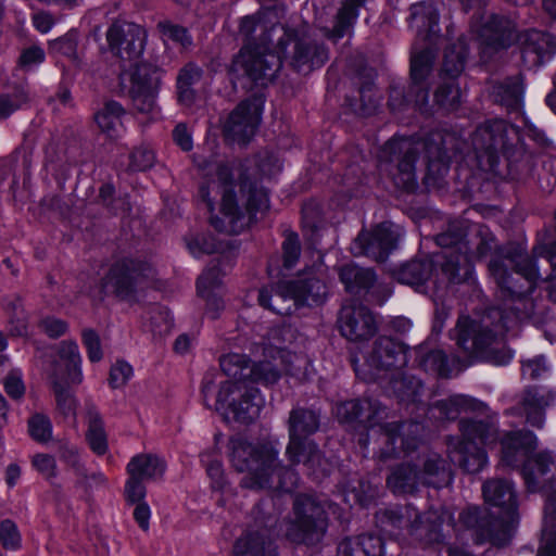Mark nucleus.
Returning <instances> with one entry per match:
<instances>
[{
  "mask_svg": "<svg viewBox=\"0 0 556 556\" xmlns=\"http://www.w3.org/2000/svg\"><path fill=\"white\" fill-rule=\"evenodd\" d=\"M489 271L495 280L500 296L511 304L526 307V296L531 293L541 278L536 262L527 255L521 247L507 245L492 254ZM511 313L501 307H491L478 318L460 316L453 331V339L466 353L496 366L508 364L513 351L504 338L507 329L516 320L530 314L519 305L508 306Z\"/></svg>",
  "mask_w": 556,
  "mask_h": 556,
  "instance_id": "f257e3e1",
  "label": "nucleus"
},
{
  "mask_svg": "<svg viewBox=\"0 0 556 556\" xmlns=\"http://www.w3.org/2000/svg\"><path fill=\"white\" fill-rule=\"evenodd\" d=\"M193 160L204 179L200 197L206 203L211 224L216 230L239 233L257 213L269 207L266 190L249 180L235 184L229 167L223 161L206 160L202 155H194Z\"/></svg>",
  "mask_w": 556,
  "mask_h": 556,
  "instance_id": "f03ea898",
  "label": "nucleus"
},
{
  "mask_svg": "<svg viewBox=\"0 0 556 556\" xmlns=\"http://www.w3.org/2000/svg\"><path fill=\"white\" fill-rule=\"evenodd\" d=\"M111 50L121 60L123 68L122 84L129 81L128 94L135 109L140 113H153L156 110V94L161 81V70L150 63L141 62L146 34L137 24H113L106 34Z\"/></svg>",
  "mask_w": 556,
  "mask_h": 556,
  "instance_id": "7ed1b4c3",
  "label": "nucleus"
},
{
  "mask_svg": "<svg viewBox=\"0 0 556 556\" xmlns=\"http://www.w3.org/2000/svg\"><path fill=\"white\" fill-rule=\"evenodd\" d=\"M408 24L417 30V40L413 45L410 59L412 84L402 98L399 88H392L389 99L391 110H401L405 104H413L422 110L429 100L427 78L431 74L437 56L439 36V12L431 2L420 1L409 7Z\"/></svg>",
  "mask_w": 556,
  "mask_h": 556,
  "instance_id": "20e7f679",
  "label": "nucleus"
},
{
  "mask_svg": "<svg viewBox=\"0 0 556 556\" xmlns=\"http://www.w3.org/2000/svg\"><path fill=\"white\" fill-rule=\"evenodd\" d=\"M229 459L238 472H244L240 484L252 490L280 489L291 492L299 482L298 473L281 466L277 444L269 441L252 443L241 437L229 440Z\"/></svg>",
  "mask_w": 556,
  "mask_h": 556,
  "instance_id": "39448f33",
  "label": "nucleus"
},
{
  "mask_svg": "<svg viewBox=\"0 0 556 556\" xmlns=\"http://www.w3.org/2000/svg\"><path fill=\"white\" fill-rule=\"evenodd\" d=\"M445 254L439 260L442 274L453 283L470 278L472 261L486 256L495 247L494 237L485 226L472 225L464 228L452 224L447 231L437 237Z\"/></svg>",
  "mask_w": 556,
  "mask_h": 556,
  "instance_id": "423d86ee",
  "label": "nucleus"
},
{
  "mask_svg": "<svg viewBox=\"0 0 556 556\" xmlns=\"http://www.w3.org/2000/svg\"><path fill=\"white\" fill-rule=\"evenodd\" d=\"M276 27L269 30L262 22L261 15L255 14L245 16L240 23V34L249 41L238 55L235 56L230 71L239 77H248L260 86H266L270 83L278 71L281 68V60L275 52L265 48L271 41V33Z\"/></svg>",
  "mask_w": 556,
  "mask_h": 556,
  "instance_id": "0eeeda50",
  "label": "nucleus"
},
{
  "mask_svg": "<svg viewBox=\"0 0 556 556\" xmlns=\"http://www.w3.org/2000/svg\"><path fill=\"white\" fill-rule=\"evenodd\" d=\"M482 495L489 507L498 509V517L492 519L482 517L478 507H470L464 510L459 518L467 528H477L479 542L495 541L517 521L516 489L507 479L492 478L483 483Z\"/></svg>",
  "mask_w": 556,
  "mask_h": 556,
  "instance_id": "6e6552de",
  "label": "nucleus"
},
{
  "mask_svg": "<svg viewBox=\"0 0 556 556\" xmlns=\"http://www.w3.org/2000/svg\"><path fill=\"white\" fill-rule=\"evenodd\" d=\"M377 522L386 534L401 539L416 536L429 543L443 541V528H454L453 515L445 508L430 509L421 516L412 505L396 506L377 513Z\"/></svg>",
  "mask_w": 556,
  "mask_h": 556,
  "instance_id": "1a4fd4ad",
  "label": "nucleus"
},
{
  "mask_svg": "<svg viewBox=\"0 0 556 556\" xmlns=\"http://www.w3.org/2000/svg\"><path fill=\"white\" fill-rule=\"evenodd\" d=\"M336 415L341 422H358L368 429L379 426L386 443L392 446V451L397 448V442L405 452L417 447L421 426L415 421L380 425L387 414L376 400L363 399L340 403L336 407Z\"/></svg>",
  "mask_w": 556,
  "mask_h": 556,
  "instance_id": "9d476101",
  "label": "nucleus"
},
{
  "mask_svg": "<svg viewBox=\"0 0 556 556\" xmlns=\"http://www.w3.org/2000/svg\"><path fill=\"white\" fill-rule=\"evenodd\" d=\"M501 463L508 467H518L525 462L522 476L528 490L530 492L543 491L554 476L556 465L547 453L529 457L536 447V437L531 431H513L501 439Z\"/></svg>",
  "mask_w": 556,
  "mask_h": 556,
  "instance_id": "9b49d317",
  "label": "nucleus"
},
{
  "mask_svg": "<svg viewBox=\"0 0 556 556\" xmlns=\"http://www.w3.org/2000/svg\"><path fill=\"white\" fill-rule=\"evenodd\" d=\"M264 359L255 363L252 367L248 365L244 355L231 353L220 358V368L230 379L220 387L231 384H251L254 382L264 386L275 384L282 372L293 374V364L298 359L291 352L276 348L265 346L263 349Z\"/></svg>",
  "mask_w": 556,
  "mask_h": 556,
  "instance_id": "f8f14e48",
  "label": "nucleus"
},
{
  "mask_svg": "<svg viewBox=\"0 0 556 556\" xmlns=\"http://www.w3.org/2000/svg\"><path fill=\"white\" fill-rule=\"evenodd\" d=\"M282 36L277 43L276 55L299 73L308 74L321 67L329 59L326 46L314 28L307 24L299 27H281Z\"/></svg>",
  "mask_w": 556,
  "mask_h": 556,
  "instance_id": "ddd939ff",
  "label": "nucleus"
},
{
  "mask_svg": "<svg viewBox=\"0 0 556 556\" xmlns=\"http://www.w3.org/2000/svg\"><path fill=\"white\" fill-rule=\"evenodd\" d=\"M288 425L289 443L286 455L291 465L304 462L309 468L319 467L321 472H326L317 445L306 440L318 430L319 416L312 409L294 408L290 412Z\"/></svg>",
  "mask_w": 556,
  "mask_h": 556,
  "instance_id": "4468645a",
  "label": "nucleus"
},
{
  "mask_svg": "<svg viewBox=\"0 0 556 556\" xmlns=\"http://www.w3.org/2000/svg\"><path fill=\"white\" fill-rule=\"evenodd\" d=\"M286 536L294 543L315 544L326 533L328 518L324 504L313 496L299 495L292 517L283 522Z\"/></svg>",
  "mask_w": 556,
  "mask_h": 556,
  "instance_id": "2eb2a0df",
  "label": "nucleus"
},
{
  "mask_svg": "<svg viewBox=\"0 0 556 556\" xmlns=\"http://www.w3.org/2000/svg\"><path fill=\"white\" fill-rule=\"evenodd\" d=\"M460 430L463 441L452 454V460L456 462L465 471L477 473L488 464L486 454L479 443L485 446L495 443L497 428L492 422L462 420Z\"/></svg>",
  "mask_w": 556,
  "mask_h": 556,
  "instance_id": "dca6fc26",
  "label": "nucleus"
},
{
  "mask_svg": "<svg viewBox=\"0 0 556 556\" xmlns=\"http://www.w3.org/2000/svg\"><path fill=\"white\" fill-rule=\"evenodd\" d=\"M265 400L258 389L251 384H228L220 387L216 397V408H224L226 405L232 418L242 424L254 421L264 407Z\"/></svg>",
  "mask_w": 556,
  "mask_h": 556,
  "instance_id": "f3484780",
  "label": "nucleus"
},
{
  "mask_svg": "<svg viewBox=\"0 0 556 556\" xmlns=\"http://www.w3.org/2000/svg\"><path fill=\"white\" fill-rule=\"evenodd\" d=\"M419 143L407 138H393L383 146L379 161L381 165L397 162L396 172L392 173V179L400 189L412 191L417 180L415 162L418 154Z\"/></svg>",
  "mask_w": 556,
  "mask_h": 556,
  "instance_id": "a211bd4d",
  "label": "nucleus"
},
{
  "mask_svg": "<svg viewBox=\"0 0 556 556\" xmlns=\"http://www.w3.org/2000/svg\"><path fill=\"white\" fill-rule=\"evenodd\" d=\"M153 277L154 269L148 263L123 260L111 267L104 287L123 300H131Z\"/></svg>",
  "mask_w": 556,
  "mask_h": 556,
  "instance_id": "6ab92c4d",
  "label": "nucleus"
},
{
  "mask_svg": "<svg viewBox=\"0 0 556 556\" xmlns=\"http://www.w3.org/2000/svg\"><path fill=\"white\" fill-rule=\"evenodd\" d=\"M366 364L372 372L363 374L364 379H376L381 377V371L397 372L407 364L405 346L389 337H379L371 352L366 357Z\"/></svg>",
  "mask_w": 556,
  "mask_h": 556,
  "instance_id": "aec40b11",
  "label": "nucleus"
},
{
  "mask_svg": "<svg viewBox=\"0 0 556 556\" xmlns=\"http://www.w3.org/2000/svg\"><path fill=\"white\" fill-rule=\"evenodd\" d=\"M397 233L390 223H382L371 231H362L351 244V253L355 256H367L377 262L384 261L395 248Z\"/></svg>",
  "mask_w": 556,
  "mask_h": 556,
  "instance_id": "412c9836",
  "label": "nucleus"
},
{
  "mask_svg": "<svg viewBox=\"0 0 556 556\" xmlns=\"http://www.w3.org/2000/svg\"><path fill=\"white\" fill-rule=\"evenodd\" d=\"M519 138L518 129L503 119H495L479 126L471 137L477 152H485L491 159L497 151H505Z\"/></svg>",
  "mask_w": 556,
  "mask_h": 556,
  "instance_id": "4be33fe9",
  "label": "nucleus"
},
{
  "mask_svg": "<svg viewBox=\"0 0 556 556\" xmlns=\"http://www.w3.org/2000/svg\"><path fill=\"white\" fill-rule=\"evenodd\" d=\"M338 324L342 336L350 341L368 340L378 329L374 314L357 302H349L342 306Z\"/></svg>",
  "mask_w": 556,
  "mask_h": 556,
  "instance_id": "5701e85b",
  "label": "nucleus"
},
{
  "mask_svg": "<svg viewBox=\"0 0 556 556\" xmlns=\"http://www.w3.org/2000/svg\"><path fill=\"white\" fill-rule=\"evenodd\" d=\"M262 108L256 100H245L237 105L224 124L225 137L245 144L254 136L261 121Z\"/></svg>",
  "mask_w": 556,
  "mask_h": 556,
  "instance_id": "b1692460",
  "label": "nucleus"
},
{
  "mask_svg": "<svg viewBox=\"0 0 556 556\" xmlns=\"http://www.w3.org/2000/svg\"><path fill=\"white\" fill-rule=\"evenodd\" d=\"M471 28L485 48H506L514 40L511 22L492 13H484L480 21L472 23Z\"/></svg>",
  "mask_w": 556,
  "mask_h": 556,
  "instance_id": "393cba45",
  "label": "nucleus"
},
{
  "mask_svg": "<svg viewBox=\"0 0 556 556\" xmlns=\"http://www.w3.org/2000/svg\"><path fill=\"white\" fill-rule=\"evenodd\" d=\"M328 291L326 283L319 278H300L286 281L279 289L275 300L290 296L294 305H319L325 302Z\"/></svg>",
  "mask_w": 556,
  "mask_h": 556,
  "instance_id": "a878e982",
  "label": "nucleus"
},
{
  "mask_svg": "<svg viewBox=\"0 0 556 556\" xmlns=\"http://www.w3.org/2000/svg\"><path fill=\"white\" fill-rule=\"evenodd\" d=\"M445 254V250L435 255L434 260H414L395 270L394 276L397 281L410 286H420L432 278L433 269H435L433 283L440 285L450 282L442 274L439 260Z\"/></svg>",
  "mask_w": 556,
  "mask_h": 556,
  "instance_id": "bb28decb",
  "label": "nucleus"
},
{
  "mask_svg": "<svg viewBox=\"0 0 556 556\" xmlns=\"http://www.w3.org/2000/svg\"><path fill=\"white\" fill-rule=\"evenodd\" d=\"M222 269L218 265L210 266L198 278L197 289L198 294L206 301L207 313L212 318L218 316V312L224 308L222 300L223 286H222Z\"/></svg>",
  "mask_w": 556,
  "mask_h": 556,
  "instance_id": "cd10ccee",
  "label": "nucleus"
},
{
  "mask_svg": "<svg viewBox=\"0 0 556 556\" xmlns=\"http://www.w3.org/2000/svg\"><path fill=\"white\" fill-rule=\"evenodd\" d=\"M59 362L51 376L59 371L67 382L79 384L83 381L81 356L75 341H62L58 350Z\"/></svg>",
  "mask_w": 556,
  "mask_h": 556,
  "instance_id": "c85d7f7f",
  "label": "nucleus"
},
{
  "mask_svg": "<svg viewBox=\"0 0 556 556\" xmlns=\"http://www.w3.org/2000/svg\"><path fill=\"white\" fill-rule=\"evenodd\" d=\"M203 71L194 63H188L181 67L176 78L177 100L179 104L188 110H192L199 96L195 87L202 80Z\"/></svg>",
  "mask_w": 556,
  "mask_h": 556,
  "instance_id": "c756f323",
  "label": "nucleus"
},
{
  "mask_svg": "<svg viewBox=\"0 0 556 556\" xmlns=\"http://www.w3.org/2000/svg\"><path fill=\"white\" fill-rule=\"evenodd\" d=\"M365 0H349L344 2L336 15L334 25L330 28L317 18L316 23L324 35L331 40H339L343 36L350 34L354 23L359 14V10L364 8Z\"/></svg>",
  "mask_w": 556,
  "mask_h": 556,
  "instance_id": "7c9ffc66",
  "label": "nucleus"
},
{
  "mask_svg": "<svg viewBox=\"0 0 556 556\" xmlns=\"http://www.w3.org/2000/svg\"><path fill=\"white\" fill-rule=\"evenodd\" d=\"M235 556H277L276 546L268 530L248 531L233 547Z\"/></svg>",
  "mask_w": 556,
  "mask_h": 556,
  "instance_id": "2f4dec72",
  "label": "nucleus"
},
{
  "mask_svg": "<svg viewBox=\"0 0 556 556\" xmlns=\"http://www.w3.org/2000/svg\"><path fill=\"white\" fill-rule=\"evenodd\" d=\"M483 406L482 402L473 397L458 394L438 402L431 412L435 418L453 420L462 413L480 410Z\"/></svg>",
  "mask_w": 556,
  "mask_h": 556,
  "instance_id": "473e14b6",
  "label": "nucleus"
},
{
  "mask_svg": "<svg viewBox=\"0 0 556 556\" xmlns=\"http://www.w3.org/2000/svg\"><path fill=\"white\" fill-rule=\"evenodd\" d=\"M166 469L165 462L153 454H139L134 456L127 465L128 476L144 480L160 479Z\"/></svg>",
  "mask_w": 556,
  "mask_h": 556,
  "instance_id": "72a5a7b5",
  "label": "nucleus"
},
{
  "mask_svg": "<svg viewBox=\"0 0 556 556\" xmlns=\"http://www.w3.org/2000/svg\"><path fill=\"white\" fill-rule=\"evenodd\" d=\"M415 353L418 366L426 372L443 378L451 375V367L443 351L430 349L428 345H419Z\"/></svg>",
  "mask_w": 556,
  "mask_h": 556,
  "instance_id": "f704fd0d",
  "label": "nucleus"
},
{
  "mask_svg": "<svg viewBox=\"0 0 556 556\" xmlns=\"http://www.w3.org/2000/svg\"><path fill=\"white\" fill-rule=\"evenodd\" d=\"M339 277L346 291L351 293L367 290L376 281V275L371 269L359 267L353 263L340 267Z\"/></svg>",
  "mask_w": 556,
  "mask_h": 556,
  "instance_id": "c9c22d12",
  "label": "nucleus"
},
{
  "mask_svg": "<svg viewBox=\"0 0 556 556\" xmlns=\"http://www.w3.org/2000/svg\"><path fill=\"white\" fill-rule=\"evenodd\" d=\"M419 484V472L409 463L396 466L387 479L388 488L395 494L413 493Z\"/></svg>",
  "mask_w": 556,
  "mask_h": 556,
  "instance_id": "e433bc0d",
  "label": "nucleus"
},
{
  "mask_svg": "<svg viewBox=\"0 0 556 556\" xmlns=\"http://www.w3.org/2000/svg\"><path fill=\"white\" fill-rule=\"evenodd\" d=\"M421 484L441 488L452 481V476L446 462L438 454H430L424 462V470L420 473Z\"/></svg>",
  "mask_w": 556,
  "mask_h": 556,
  "instance_id": "4c0bfd02",
  "label": "nucleus"
},
{
  "mask_svg": "<svg viewBox=\"0 0 556 556\" xmlns=\"http://www.w3.org/2000/svg\"><path fill=\"white\" fill-rule=\"evenodd\" d=\"M467 55L468 49L466 40L464 37H459L456 42L445 48L442 74L451 78L459 76L465 68Z\"/></svg>",
  "mask_w": 556,
  "mask_h": 556,
  "instance_id": "58836bf2",
  "label": "nucleus"
},
{
  "mask_svg": "<svg viewBox=\"0 0 556 556\" xmlns=\"http://www.w3.org/2000/svg\"><path fill=\"white\" fill-rule=\"evenodd\" d=\"M124 116V108L116 101H109L96 113L94 119L102 132L113 137L122 129Z\"/></svg>",
  "mask_w": 556,
  "mask_h": 556,
  "instance_id": "ea45409f",
  "label": "nucleus"
},
{
  "mask_svg": "<svg viewBox=\"0 0 556 556\" xmlns=\"http://www.w3.org/2000/svg\"><path fill=\"white\" fill-rule=\"evenodd\" d=\"M86 440L89 447L97 455H104L108 452V437L104 430L103 420L97 409L93 407L87 412Z\"/></svg>",
  "mask_w": 556,
  "mask_h": 556,
  "instance_id": "a19ab883",
  "label": "nucleus"
},
{
  "mask_svg": "<svg viewBox=\"0 0 556 556\" xmlns=\"http://www.w3.org/2000/svg\"><path fill=\"white\" fill-rule=\"evenodd\" d=\"M525 52H533L539 59L556 52V37L541 30L531 29L523 36Z\"/></svg>",
  "mask_w": 556,
  "mask_h": 556,
  "instance_id": "79ce46f5",
  "label": "nucleus"
},
{
  "mask_svg": "<svg viewBox=\"0 0 556 556\" xmlns=\"http://www.w3.org/2000/svg\"><path fill=\"white\" fill-rule=\"evenodd\" d=\"M391 388L401 402L415 403L419 401L424 391L421 381L414 376H391Z\"/></svg>",
  "mask_w": 556,
  "mask_h": 556,
  "instance_id": "37998d69",
  "label": "nucleus"
},
{
  "mask_svg": "<svg viewBox=\"0 0 556 556\" xmlns=\"http://www.w3.org/2000/svg\"><path fill=\"white\" fill-rule=\"evenodd\" d=\"M51 379L59 410L66 417L74 416L76 400L68 391V387L74 383L67 382L66 379H63V376L59 371L51 376Z\"/></svg>",
  "mask_w": 556,
  "mask_h": 556,
  "instance_id": "c03bdc74",
  "label": "nucleus"
},
{
  "mask_svg": "<svg viewBox=\"0 0 556 556\" xmlns=\"http://www.w3.org/2000/svg\"><path fill=\"white\" fill-rule=\"evenodd\" d=\"M435 103L445 111L456 110L462 102V91L455 78L448 77L434 92Z\"/></svg>",
  "mask_w": 556,
  "mask_h": 556,
  "instance_id": "a18cd8bd",
  "label": "nucleus"
},
{
  "mask_svg": "<svg viewBox=\"0 0 556 556\" xmlns=\"http://www.w3.org/2000/svg\"><path fill=\"white\" fill-rule=\"evenodd\" d=\"M173 325V318L166 307L159 305L151 307L146 327L154 338H163L168 334Z\"/></svg>",
  "mask_w": 556,
  "mask_h": 556,
  "instance_id": "49530a36",
  "label": "nucleus"
},
{
  "mask_svg": "<svg viewBox=\"0 0 556 556\" xmlns=\"http://www.w3.org/2000/svg\"><path fill=\"white\" fill-rule=\"evenodd\" d=\"M286 281L279 282L276 288L273 291H269L268 289H262L258 293V303L265 307L268 308L277 314L280 315H288L291 314L293 308L298 307V305H294L293 300L290 299V296H286L281 300H275L277 293L279 292L280 287Z\"/></svg>",
  "mask_w": 556,
  "mask_h": 556,
  "instance_id": "de8ad7c7",
  "label": "nucleus"
},
{
  "mask_svg": "<svg viewBox=\"0 0 556 556\" xmlns=\"http://www.w3.org/2000/svg\"><path fill=\"white\" fill-rule=\"evenodd\" d=\"M521 406L527 421L533 427L542 428L544 424L543 397L533 391H527L522 397Z\"/></svg>",
  "mask_w": 556,
  "mask_h": 556,
  "instance_id": "09e8293b",
  "label": "nucleus"
},
{
  "mask_svg": "<svg viewBox=\"0 0 556 556\" xmlns=\"http://www.w3.org/2000/svg\"><path fill=\"white\" fill-rule=\"evenodd\" d=\"M500 101L510 109H517L523 97V86L518 77L507 79L496 87Z\"/></svg>",
  "mask_w": 556,
  "mask_h": 556,
  "instance_id": "8fccbe9b",
  "label": "nucleus"
},
{
  "mask_svg": "<svg viewBox=\"0 0 556 556\" xmlns=\"http://www.w3.org/2000/svg\"><path fill=\"white\" fill-rule=\"evenodd\" d=\"M28 100V92L23 86H18L10 92L0 93V119L8 118L23 108Z\"/></svg>",
  "mask_w": 556,
  "mask_h": 556,
  "instance_id": "3c124183",
  "label": "nucleus"
},
{
  "mask_svg": "<svg viewBox=\"0 0 556 556\" xmlns=\"http://www.w3.org/2000/svg\"><path fill=\"white\" fill-rule=\"evenodd\" d=\"M157 27L164 41L170 40L182 48H188L192 45V38L186 27L174 24L169 21L160 22Z\"/></svg>",
  "mask_w": 556,
  "mask_h": 556,
  "instance_id": "603ef678",
  "label": "nucleus"
},
{
  "mask_svg": "<svg viewBox=\"0 0 556 556\" xmlns=\"http://www.w3.org/2000/svg\"><path fill=\"white\" fill-rule=\"evenodd\" d=\"M186 245L194 257L211 254L217 251V243L213 236L200 233L186 238Z\"/></svg>",
  "mask_w": 556,
  "mask_h": 556,
  "instance_id": "864d4df0",
  "label": "nucleus"
},
{
  "mask_svg": "<svg viewBox=\"0 0 556 556\" xmlns=\"http://www.w3.org/2000/svg\"><path fill=\"white\" fill-rule=\"evenodd\" d=\"M28 432L37 442H48L52 437L50 419L42 414H35L28 420Z\"/></svg>",
  "mask_w": 556,
  "mask_h": 556,
  "instance_id": "5fc2aeb1",
  "label": "nucleus"
},
{
  "mask_svg": "<svg viewBox=\"0 0 556 556\" xmlns=\"http://www.w3.org/2000/svg\"><path fill=\"white\" fill-rule=\"evenodd\" d=\"M301 255V243L299 236L290 232L282 242V265L286 269H292Z\"/></svg>",
  "mask_w": 556,
  "mask_h": 556,
  "instance_id": "6e6d98bb",
  "label": "nucleus"
},
{
  "mask_svg": "<svg viewBox=\"0 0 556 556\" xmlns=\"http://www.w3.org/2000/svg\"><path fill=\"white\" fill-rule=\"evenodd\" d=\"M60 459L66 464L74 475H83L85 472V464L83 463L78 447L72 443L64 442L59 450Z\"/></svg>",
  "mask_w": 556,
  "mask_h": 556,
  "instance_id": "4d7b16f0",
  "label": "nucleus"
},
{
  "mask_svg": "<svg viewBox=\"0 0 556 556\" xmlns=\"http://www.w3.org/2000/svg\"><path fill=\"white\" fill-rule=\"evenodd\" d=\"M3 388L7 394L13 400H21L26 391L22 371L13 368L3 379Z\"/></svg>",
  "mask_w": 556,
  "mask_h": 556,
  "instance_id": "13d9d810",
  "label": "nucleus"
},
{
  "mask_svg": "<svg viewBox=\"0 0 556 556\" xmlns=\"http://www.w3.org/2000/svg\"><path fill=\"white\" fill-rule=\"evenodd\" d=\"M31 465L38 473L50 480L56 477L58 467L54 456L45 453L35 454Z\"/></svg>",
  "mask_w": 556,
  "mask_h": 556,
  "instance_id": "bf43d9fd",
  "label": "nucleus"
},
{
  "mask_svg": "<svg viewBox=\"0 0 556 556\" xmlns=\"http://www.w3.org/2000/svg\"><path fill=\"white\" fill-rule=\"evenodd\" d=\"M359 545L358 556H383V542L378 535L364 534L356 536Z\"/></svg>",
  "mask_w": 556,
  "mask_h": 556,
  "instance_id": "052dcab7",
  "label": "nucleus"
},
{
  "mask_svg": "<svg viewBox=\"0 0 556 556\" xmlns=\"http://www.w3.org/2000/svg\"><path fill=\"white\" fill-rule=\"evenodd\" d=\"M0 541L5 548L14 549L20 546L21 535L12 520L5 519L0 522Z\"/></svg>",
  "mask_w": 556,
  "mask_h": 556,
  "instance_id": "680f3d73",
  "label": "nucleus"
},
{
  "mask_svg": "<svg viewBox=\"0 0 556 556\" xmlns=\"http://www.w3.org/2000/svg\"><path fill=\"white\" fill-rule=\"evenodd\" d=\"M155 162L154 152L148 147H139L130 154V167L134 170H146Z\"/></svg>",
  "mask_w": 556,
  "mask_h": 556,
  "instance_id": "e2e57ef3",
  "label": "nucleus"
},
{
  "mask_svg": "<svg viewBox=\"0 0 556 556\" xmlns=\"http://www.w3.org/2000/svg\"><path fill=\"white\" fill-rule=\"evenodd\" d=\"M132 375V367L123 361L116 362L110 370L109 382L114 389L121 388L130 379Z\"/></svg>",
  "mask_w": 556,
  "mask_h": 556,
  "instance_id": "0e129e2a",
  "label": "nucleus"
},
{
  "mask_svg": "<svg viewBox=\"0 0 556 556\" xmlns=\"http://www.w3.org/2000/svg\"><path fill=\"white\" fill-rule=\"evenodd\" d=\"M81 337L83 343L87 349L89 361L92 363L100 362L103 353L99 336L91 329H85Z\"/></svg>",
  "mask_w": 556,
  "mask_h": 556,
  "instance_id": "69168bd1",
  "label": "nucleus"
},
{
  "mask_svg": "<svg viewBox=\"0 0 556 556\" xmlns=\"http://www.w3.org/2000/svg\"><path fill=\"white\" fill-rule=\"evenodd\" d=\"M77 39L75 35L67 34L50 43V50L53 53H60L72 59H76Z\"/></svg>",
  "mask_w": 556,
  "mask_h": 556,
  "instance_id": "338daca9",
  "label": "nucleus"
},
{
  "mask_svg": "<svg viewBox=\"0 0 556 556\" xmlns=\"http://www.w3.org/2000/svg\"><path fill=\"white\" fill-rule=\"evenodd\" d=\"M425 147L430 159L443 161L447 156V139L442 138L440 132L432 134Z\"/></svg>",
  "mask_w": 556,
  "mask_h": 556,
  "instance_id": "774afa93",
  "label": "nucleus"
}]
</instances>
